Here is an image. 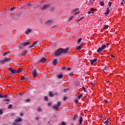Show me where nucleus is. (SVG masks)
<instances>
[{"instance_id":"1","label":"nucleus","mask_w":125,"mask_h":125,"mask_svg":"<svg viewBox=\"0 0 125 125\" xmlns=\"http://www.w3.org/2000/svg\"><path fill=\"white\" fill-rule=\"evenodd\" d=\"M68 51H69V48L66 49L60 48L56 51L55 55L56 56H59L62 55V54H66V53H68Z\"/></svg>"},{"instance_id":"2","label":"nucleus","mask_w":125,"mask_h":125,"mask_svg":"<svg viewBox=\"0 0 125 125\" xmlns=\"http://www.w3.org/2000/svg\"><path fill=\"white\" fill-rule=\"evenodd\" d=\"M60 106H61V103L60 102H59L57 103L56 105L53 106L52 108L55 111H58V108H59Z\"/></svg>"},{"instance_id":"3","label":"nucleus","mask_w":125,"mask_h":125,"mask_svg":"<svg viewBox=\"0 0 125 125\" xmlns=\"http://www.w3.org/2000/svg\"><path fill=\"white\" fill-rule=\"evenodd\" d=\"M7 61H9V58H6L2 60H0V64H1V65H3L4 63H6Z\"/></svg>"},{"instance_id":"4","label":"nucleus","mask_w":125,"mask_h":125,"mask_svg":"<svg viewBox=\"0 0 125 125\" xmlns=\"http://www.w3.org/2000/svg\"><path fill=\"white\" fill-rule=\"evenodd\" d=\"M32 75L34 78H36V77H38V74H37V70H36V69L33 70Z\"/></svg>"},{"instance_id":"5","label":"nucleus","mask_w":125,"mask_h":125,"mask_svg":"<svg viewBox=\"0 0 125 125\" xmlns=\"http://www.w3.org/2000/svg\"><path fill=\"white\" fill-rule=\"evenodd\" d=\"M45 60H46V58H42L41 59L38 60V62L39 63H44V62H45Z\"/></svg>"},{"instance_id":"6","label":"nucleus","mask_w":125,"mask_h":125,"mask_svg":"<svg viewBox=\"0 0 125 125\" xmlns=\"http://www.w3.org/2000/svg\"><path fill=\"white\" fill-rule=\"evenodd\" d=\"M8 69L10 70V72H11L12 74H16V72H17V70L16 69H13L11 67H9Z\"/></svg>"},{"instance_id":"7","label":"nucleus","mask_w":125,"mask_h":125,"mask_svg":"<svg viewBox=\"0 0 125 125\" xmlns=\"http://www.w3.org/2000/svg\"><path fill=\"white\" fill-rule=\"evenodd\" d=\"M96 11V9L92 8L91 10L88 11V14H91V13H94V11Z\"/></svg>"},{"instance_id":"8","label":"nucleus","mask_w":125,"mask_h":125,"mask_svg":"<svg viewBox=\"0 0 125 125\" xmlns=\"http://www.w3.org/2000/svg\"><path fill=\"white\" fill-rule=\"evenodd\" d=\"M22 120L21 118L19 117L15 120V123H20L22 122Z\"/></svg>"},{"instance_id":"9","label":"nucleus","mask_w":125,"mask_h":125,"mask_svg":"<svg viewBox=\"0 0 125 125\" xmlns=\"http://www.w3.org/2000/svg\"><path fill=\"white\" fill-rule=\"evenodd\" d=\"M32 32V30L30 29L29 28H28L25 32V34L26 35H29V34H30V33H31Z\"/></svg>"},{"instance_id":"10","label":"nucleus","mask_w":125,"mask_h":125,"mask_svg":"<svg viewBox=\"0 0 125 125\" xmlns=\"http://www.w3.org/2000/svg\"><path fill=\"white\" fill-rule=\"evenodd\" d=\"M37 43H38V41H35L33 42V43H32V45L29 46V48H32V47H34V46H35V45H36Z\"/></svg>"},{"instance_id":"11","label":"nucleus","mask_w":125,"mask_h":125,"mask_svg":"<svg viewBox=\"0 0 125 125\" xmlns=\"http://www.w3.org/2000/svg\"><path fill=\"white\" fill-rule=\"evenodd\" d=\"M8 94L2 95L0 94V98H7V97H8Z\"/></svg>"},{"instance_id":"12","label":"nucleus","mask_w":125,"mask_h":125,"mask_svg":"<svg viewBox=\"0 0 125 125\" xmlns=\"http://www.w3.org/2000/svg\"><path fill=\"white\" fill-rule=\"evenodd\" d=\"M58 60L57 59H54L53 61V65H54V66H56V65H57V62Z\"/></svg>"},{"instance_id":"13","label":"nucleus","mask_w":125,"mask_h":125,"mask_svg":"<svg viewBox=\"0 0 125 125\" xmlns=\"http://www.w3.org/2000/svg\"><path fill=\"white\" fill-rule=\"evenodd\" d=\"M97 61V59H94V60H90V62H91V65H93L95 62Z\"/></svg>"},{"instance_id":"14","label":"nucleus","mask_w":125,"mask_h":125,"mask_svg":"<svg viewBox=\"0 0 125 125\" xmlns=\"http://www.w3.org/2000/svg\"><path fill=\"white\" fill-rule=\"evenodd\" d=\"M27 52H28V51L24 50L23 52H22L21 54V56H24L25 54H27Z\"/></svg>"},{"instance_id":"15","label":"nucleus","mask_w":125,"mask_h":125,"mask_svg":"<svg viewBox=\"0 0 125 125\" xmlns=\"http://www.w3.org/2000/svg\"><path fill=\"white\" fill-rule=\"evenodd\" d=\"M56 77L58 78V79H62V78H63V74H60L57 75Z\"/></svg>"},{"instance_id":"16","label":"nucleus","mask_w":125,"mask_h":125,"mask_svg":"<svg viewBox=\"0 0 125 125\" xmlns=\"http://www.w3.org/2000/svg\"><path fill=\"white\" fill-rule=\"evenodd\" d=\"M50 5L49 4H46L44 5L43 7H42V9H46V8H48V7H49Z\"/></svg>"},{"instance_id":"17","label":"nucleus","mask_w":125,"mask_h":125,"mask_svg":"<svg viewBox=\"0 0 125 125\" xmlns=\"http://www.w3.org/2000/svg\"><path fill=\"white\" fill-rule=\"evenodd\" d=\"M21 82H26V76H22L21 79Z\"/></svg>"},{"instance_id":"18","label":"nucleus","mask_w":125,"mask_h":125,"mask_svg":"<svg viewBox=\"0 0 125 125\" xmlns=\"http://www.w3.org/2000/svg\"><path fill=\"white\" fill-rule=\"evenodd\" d=\"M110 13V9L109 8H107L106 12L104 13V14H106V15L109 14Z\"/></svg>"},{"instance_id":"19","label":"nucleus","mask_w":125,"mask_h":125,"mask_svg":"<svg viewBox=\"0 0 125 125\" xmlns=\"http://www.w3.org/2000/svg\"><path fill=\"white\" fill-rule=\"evenodd\" d=\"M79 122V123L80 124H82V123H83V117H82V116H80V118L78 120Z\"/></svg>"},{"instance_id":"20","label":"nucleus","mask_w":125,"mask_h":125,"mask_svg":"<svg viewBox=\"0 0 125 125\" xmlns=\"http://www.w3.org/2000/svg\"><path fill=\"white\" fill-rule=\"evenodd\" d=\"M99 4L101 5V6H104V5H105L104 1H101L99 3Z\"/></svg>"},{"instance_id":"21","label":"nucleus","mask_w":125,"mask_h":125,"mask_svg":"<svg viewBox=\"0 0 125 125\" xmlns=\"http://www.w3.org/2000/svg\"><path fill=\"white\" fill-rule=\"evenodd\" d=\"M78 117H79V115H78V114L74 115L73 118V121H76V120H77Z\"/></svg>"},{"instance_id":"22","label":"nucleus","mask_w":125,"mask_h":125,"mask_svg":"<svg viewBox=\"0 0 125 125\" xmlns=\"http://www.w3.org/2000/svg\"><path fill=\"white\" fill-rule=\"evenodd\" d=\"M22 44H23V46L25 47V46H26V45H28V44H30V42H24L22 43Z\"/></svg>"},{"instance_id":"23","label":"nucleus","mask_w":125,"mask_h":125,"mask_svg":"<svg viewBox=\"0 0 125 125\" xmlns=\"http://www.w3.org/2000/svg\"><path fill=\"white\" fill-rule=\"evenodd\" d=\"M110 118H108L107 120L105 122H104V124L105 125H107V124L109 123V121H110Z\"/></svg>"},{"instance_id":"24","label":"nucleus","mask_w":125,"mask_h":125,"mask_svg":"<svg viewBox=\"0 0 125 125\" xmlns=\"http://www.w3.org/2000/svg\"><path fill=\"white\" fill-rule=\"evenodd\" d=\"M23 47H24V46H23V44H20V45H19V49H23Z\"/></svg>"},{"instance_id":"25","label":"nucleus","mask_w":125,"mask_h":125,"mask_svg":"<svg viewBox=\"0 0 125 125\" xmlns=\"http://www.w3.org/2000/svg\"><path fill=\"white\" fill-rule=\"evenodd\" d=\"M37 111L38 112H42V108H41L40 106H39L38 107H37Z\"/></svg>"},{"instance_id":"26","label":"nucleus","mask_w":125,"mask_h":125,"mask_svg":"<svg viewBox=\"0 0 125 125\" xmlns=\"http://www.w3.org/2000/svg\"><path fill=\"white\" fill-rule=\"evenodd\" d=\"M102 50H103L102 49V48L101 47L99 48L97 51V52H98V53L101 52V51H102Z\"/></svg>"},{"instance_id":"27","label":"nucleus","mask_w":125,"mask_h":125,"mask_svg":"<svg viewBox=\"0 0 125 125\" xmlns=\"http://www.w3.org/2000/svg\"><path fill=\"white\" fill-rule=\"evenodd\" d=\"M77 10H79V8L74 9L71 11V13H74V12H76Z\"/></svg>"},{"instance_id":"28","label":"nucleus","mask_w":125,"mask_h":125,"mask_svg":"<svg viewBox=\"0 0 125 125\" xmlns=\"http://www.w3.org/2000/svg\"><path fill=\"white\" fill-rule=\"evenodd\" d=\"M52 22V21H51V20H48V21H46V24H49L51 23Z\"/></svg>"},{"instance_id":"29","label":"nucleus","mask_w":125,"mask_h":125,"mask_svg":"<svg viewBox=\"0 0 125 125\" xmlns=\"http://www.w3.org/2000/svg\"><path fill=\"white\" fill-rule=\"evenodd\" d=\"M54 96V95L52 93L50 92L49 93V96H50V97H53Z\"/></svg>"},{"instance_id":"30","label":"nucleus","mask_w":125,"mask_h":125,"mask_svg":"<svg viewBox=\"0 0 125 125\" xmlns=\"http://www.w3.org/2000/svg\"><path fill=\"white\" fill-rule=\"evenodd\" d=\"M82 40H83V39L82 38H80L78 40V44H80V43H81V42H82Z\"/></svg>"},{"instance_id":"31","label":"nucleus","mask_w":125,"mask_h":125,"mask_svg":"<svg viewBox=\"0 0 125 125\" xmlns=\"http://www.w3.org/2000/svg\"><path fill=\"white\" fill-rule=\"evenodd\" d=\"M102 49L103 50L104 49H105L106 48V45H104L101 46Z\"/></svg>"},{"instance_id":"32","label":"nucleus","mask_w":125,"mask_h":125,"mask_svg":"<svg viewBox=\"0 0 125 125\" xmlns=\"http://www.w3.org/2000/svg\"><path fill=\"white\" fill-rule=\"evenodd\" d=\"M109 27V25L105 24L104 26V29H107Z\"/></svg>"},{"instance_id":"33","label":"nucleus","mask_w":125,"mask_h":125,"mask_svg":"<svg viewBox=\"0 0 125 125\" xmlns=\"http://www.w3.org/2000/svg\"><path fill=\"white\" fill-rule=\"evenodd\" d=\"M17 122H14L12 123V125H20V124L17 123Z\"/></svg>"},{"instance_id":"34","label":"nucleus","mask_w":125,"mask_h":125,"mask_svg":"<svg viewBox=\"0 0 125 125\" xmlns=\"http://www.w3.org/2000/svg\"><path fill=\"white\" fill-rule=\"evenodd\" d=\"M44 99L45 101H48V98L46 96L44 97Z\"/></svg>"},{"instance_id":"35","label":"nucleus","mask_w":125,"mask_h":125,"mask_svg":"<svg viewBox=\"0 0 125 125\" xmlns=\"http://www.w3.org/2000/svg\"><path fill=\"white\" fill-rule=\"evenodd\" d=\"M83 18H84V17H83L80 18L79 20H76V21H81V20L83 19Z\"/></svg>"},{"instance_id":"36","label":"nucleus","mask_w":125,"mask_h":125,"mask_svg":"<svg viewBox=\"0 0 125 125\" xmlns=\"http://www.w3.org/2000/svg\"><path fill=\"white\" fill-rule=\"evenodd\" d=\"M81 48H82V46H79L78 47H77L76 49L77 50H80Z\"/></svg>"},{"instance_id":"37","label":"nucleus","mask_w":125,"mask_h":125,"mask_svg":"<svg viewBox=\"0 0 125 125\" xmlns=\"http://www.w3.org/2000/svg\"><path fill=\"white\" fill-rule=\"evenodd\" d=\"M14 9H16V7H12L10 9V11H13V10H14Z\"/></svg>"},{"instance_id":"38","label":"nucleus","mask_w":125,"mask_h":125,"mask_svg":"<svg viewBox=\"0 0 125 125\" xmlns=\"http://www.w3.org/2000/svg\"><path fill=\"white\" fill-rule=\"evenodd\" d=\"M83 97V94H81L79 96H78V99H81Z\"/></svg>"},{"instance_id":"39","label":"nucleus","mask_w":125,"mask_h":125,"mask_svg":"<svg viewBox=\"0 0 125 125\" xmlns=\"http://www.w3.org/2000/svg\"><path fill=\"white\" fill-rule=\"evenodd\" d=\"M125 3V0H123L122 2H121V5H124Z\"/></svg>"},{"instance_id":"40","label":"nucleus","mask_w":125,"mask_h":125,"mask_svg":"<svg viewBox=\"0 0 125 125\" xmlns=\"http://www.w3.org/2000/svg\"><path fill=\"white\" fill-rule=\"evenodd\" d=\"M12 107V104H9V105H8V109H11Z\"/></svg>"},{"instance_id":"41","label":"nucleus","mask_w":125,"mask_h":125,"mask_svg":"<svg viewBox=\"0 0 125 125\" xmlns=\"http://www.w3.org/2000/svg\"><path fill=\"white\" fill-rule=\"evenodd\" d=\"M69 76H70L71 77H72V76L74 75V73H73V72H70L69 73H68Z\"/></svg>"},{"instance_id":"42","label":"nucleus","mask_w":125,"mask_h":125,"mask_svg":"<svg viewBox=\"0 0 125 125\" xmlns=\"http://www.w3.org/2000/svg\"><path fill=\"white\" fill-rule=\"evenodd\" d=\"M75 84H76V85H79V84H80V81H76L75 82Z\"/></svg>"},{"instance_id":"43","label":"nucleus","mask_w":125,"mask_h":125,"mask_svg":"<svg viewBox=\"0 0 125 125\" xmlns=\"http://www.w3.org/2000/svg\"><path fill=\"white\" fill-rule=\"evenodd\" d=\"M73 18H74V16H72L70 18H69V21H71V20H73Z\"/></svg>"},{"instance_id":"44","label":"nucleus","mask_w":125,"mask_h":125,"mask_svg":"<svg viewBox=\"0 0 125 125\" xmlns=\"http://www.w3.org/2000/svg\"><path fill=\"white\" fill-rule=\"evenodd\" d=\"M47 105L48 107H50V106H51V103H48Z\"/></svg>"},{"instance_id":"45","label":"nucleus","mask_w":125,"mask_h":125,"mask_svg":"<svg viewBox=\"0 0 125 125\" xmlns=\"http://www.w3.org/2000/svg\"><path fill=\"white\" fill-rule=\"evenodd\" d=\"M59 125H66V123H65V122H62Z\"/></svg>"},{"instance_id":"46","label":"nucleus","mask_w":125,"mask_h":125,"mask_svg":"<svg viewBox=\"0 0 125 125\" xmlns=\"http://www.w3.org/2000/svg\"><path fill=\"white\" fill-rule=\"evenodd\" d=\"M30 101H31V100L30 99H27V100H25V102H27V103H29Z\"/></svg>"},{"instance_id":"47","label":"nucleus","mask_w":125,"mask_h":125,"mask_svg":"<svg viewBox=\"0 0 125 125\" xmlns=\"http://www.w3.org/2000/svg\"><path fill=\"white\" fill-rule=\"evenodd\" d=\"M108 4H109V7H111V5H112V2L111 1L108 2Z\"/></svg>"},{"instance_id":"48","label":"nucleus","mask_w":125,"mask_h":125,"mask_svg":"<svg viewBox=\"0 0 125 125\" xmlns=\"http://www.w3.org/2000/svg\"><path fill=\"white\" fill-rule=\"evenodd\" d=\"M82 88H83L84 92H86V89L84 87H82Z\"/></svg>"},{"instance_id":"49","label":"nucleus","mask_w":125,"mask_h":125,"mask_svg":"<svg viewBox=\"0 0 125 125\" xmlns=\"http://www.w3.org/2000/svg\"><path fill=\"white\" fill-rule=\"evenodd\" d=\"M75 103L76 104L79 103V100H75Z\"/></svg>"},{"instance_id":"50","label":"nucleus","mask_w":125,"mask_h":125,"mask_svg":"<svg viewBox=\"0 0 125 125\" xmlns=\"http://www.w3.org/2000/svg\"><path fill=\"white\" fill-rule=\"evenodd\" d=\"M66 70L67 71H71V67H68V68H66Z\"/></svg>"},{"instance_id":"51","label":"nucleus","mask_w":125,"mask_h":125,"mask_svg":"<svg viewBox=\"0 0 125 125\" xmlns=\"http://www.w3.org/2000/svg\"><path fill=\"white\" fill-rule=\"evenodd\" d=\"M68 90H69V89H65L63 90V92H67V91H68Z\"/></svg>"},{"instance_id":"52","label":"nucleus","mask_w":125,"mask_h":125,"mask_svg":"<svg viewBox=\"0 0 125 125\" xmlns=\"http://www.w3.org/2000/svg\"><path fill=\"white\" fill-rule=\"evenodd\" d=\"M5 101H6V102H9V101H10V100L9 99H6L5 100Z\"/></svg>"},{"instance_id":"53","label":"nucleus","mask_w":125,"mask_h":125,"mask_svg":"<svg viewBox=\"0 0 125 125\" xmlns=\"http://www.w3.org/2000/svg\"><path fill=\"white\" fill-rule=\"evenodd\" d=\"M3 114L2 110L1 109H0V115H1Z\"/></svg>"},{"instance_id":"54","label":"nucleus","mask_w":125,"mask_h":125,"mask_svg":"<svg viewBox=\"0 0 125 125\" xmlns=\"http://www.w3.org/2000/svg\"><path fill=\"white\" fill-rule=\"evenodd\" d=\"M104 103H105V104H108V101L104 100Z\"/></svg>"},{"instance_id":"55","label":"nucleus","mask_w":125,"mask_h":125,"mask_svg":"<svg viewBox=\"0 0 125 125\" xmlns=\"http://www.w3.org/2000/svg\"><path fill=\"white\" fill-rule=\"evenodd\" d=\"M66 100H67V98H66V97H64L63 98V101H66Z\"/></svg>"},{"instance_id":"56","label":"nucleus","mask_w":125,"mask_h":125,"mask_svg":"<svg viewBox=\"0 0 125 125\" xmlns=\"http://www.w3.org/2000/svg\"><path fill=\"white\" fill-rule=\"evenodd\" d=\"M6 54H6V53L5 52V53H4L2 54V56H5V55H6Z\"/></svg>"},{"instance_id":"57","label":"nucleus","mask_w":125,"mask_h":125,"mask_svg":"<svg viewBox=\"0 0 125 125\" xmlns=\"http://www.w3.org/2000/svg\"><path fill=\"white\" fill-rule=\"evenodd\" d=\"M106 69V65L104 67L103 69H102V71H104V70H105Z\"/></svg>"},{"instance_id":"58","label":"nucleus","mask_w":125,"mask_h":125,"mask_svg":"<svg viewBox=\"0 0 125 125\" xmlns=\"http://www.w3.org/2000/svg\"><path fill=\"white\" fill-rule=\"evenodd\" d=\"M80 12H77L74 14V15H77V14H79Z\"/></svg>"},{"instance_id":"59","label":"nucleus","mask_w":125,"mask_h":125,"mask_svg":"<svg viewBox=\"0 0 125 125\" xmlns=\"http://www.w3.org/2000/svg\"><path fill=\"white\" fill-rule=\"evenodd\" d=\"M21 72V69H19L17 71V73H20Z\"/></svg>"},{"instance_id":"60","label":"nucleus","mask_w":125,"mask_h":125,"mask_svg":"<svg viewBox=\"0 0 125 125\" xmlns=\"http://www.w3.org/2000/svg\"><path fill=\"white\" fill-rule=\"evenodd\" d=\"M65 69H66V67L65 66H63L62 68V70H65Z\"/></svg>"},{"instance_id":"61","label":"nucleus","mask_w":125,"mask_h":125,"mask_svg":"<svg viewBox=\"0 0 125 125\" xmlns=\"http://www.w3.org/2000/svg\"><path fill=\"white\" fill-rule=\"evenodd\" d=\"M102 117H103V115H101L99 117V118H100V119H102Z\"/></svg>"},{"instance_id":"62","label":"nucleus","mask_w":125,"mask_h":125,"mask_svg":"<svg viewBox=\"0 0 125 125\" xmlns=\"http://www.w3.org/2000/svg\"><path fill=\"white\" fill-rule=\"evenodd\" d=\"M106 45H107V46H109V45H110V44L106 43Z\"/></svg>"},{"instance_id":"63","label":"nucleus","mask_w":125,"mask_h":125,"mask_svg":"<svg viewBox=\"0 0 125 125\" xmlns=\"http://www.w3.org/2000/svg\"><path fill=\"white\" fill-rule=\"evenodd\" d=\"M24 114H23V113H21V117L23 116Z\"/></svg>"},{"instance_id":"64","label":"nucleus","mask_w":125,"mask_h":125,"mask_svg":"<svg viewBox=\"0 0 125 125\" xmlns=\"http://www.w3.org/2000/svg\"><path fill=\"white\" fill-rule=\"evenodd\" d=\"M110 56H111V57H112V58H113V57H114L113 55H110Z\"/></svg>"}]
</instances>
